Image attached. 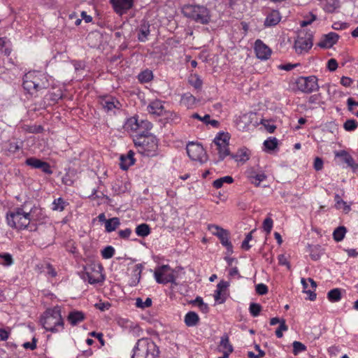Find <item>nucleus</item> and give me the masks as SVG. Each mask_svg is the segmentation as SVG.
I'll return each mask as SVG.
<instances>
[{"instance_id":"a878e982","label":"nucleus","mask_w":358,"mask_h":358,"mask_svg":"<svg viewBox=\"0 0 358 358\" xmlns=\"http://www.w3.org/2000/svg\"><path fill=\"white\" fill-rule=\"evenodd\" d=\"M120 224V221L118 217H113L106 220L105 228L106 231L108 233L115 231Z\"/></svg>"},{"instance_id":"5701e85b","label":"nucleus","mask_w":358,"mask_h":358,"mask_svg":"<svg viewBox=\"0 0 358 358\" xmlns=\"http://www.w3.org/2000/svg\"><path fill=\"white\" fill-rule=\"evenodd\" d=\"M103 108L107 113L113 111L115 108H119L120 105L117 100L114 99H103L100 102Z\"/></svg>"},{"instance_id":"f03ea898","label":"nucleus","mask_w":358,"mask_h":358,"mask_svg":"<svg viewBox=\"0 0 358 358\" xmlns=\"http://www.w3.org/2000/svg\"><path fill=\"white\" fill-rule=\"evenodd\" d=\"M28 215V205L24 204L9 211L6 222L9 227L17 230H24L30 224Z\"/></svg>"},{"instance_id":"9b49d317","label":"nucleus","mask_w":358,"mask_h":358,"mask_svg":"<svg viewBox=\"0 0 358 358\" xmlns=\"http://www.w3.org/2000/svg\"><path fill=\"white\" fill-rule=\"evenodd\" d=\"M28 215L30 222L43 223L46 219L45 212L40 206H33L30 208L28 206Z\"/></svg>"},{"instance_id":"864d4df0","label":"nucleus","mask_w":358,"mask_h":358,"mask_svg":"<svg viewBox=\"0 0 358 358\" xmlns=\"http://www.w3.org/2000/svg\"><path fill=\"white\" fill-rule=\"evenodd\" d=\"M252 152L251 150L245 147H243L240 148L236 155H232L231 157H248L249 155H251Z\"/></svg>"},{"instance_id":"052dcab7","label":"nucleus","mask_w":358,"mask_h":358,"mask_svg":"<svg viewBox=\"0 0 358 358\" xmlns=\"http://www.w3.org/2000/svg\"><path fill=\"white\" fill-rule=\"evenodd\" d=\"M327 68L330 71H334L338 68V63L335 59H330L327 62Z\"/></svg>"},{"instance_id":"5fc2aeb1","label":"nucleus","mask_w":358,"mask_h":358,"mask_svg":"<svg viewBox=\"0 0 358 358\" xmlns=\"http://www.w3.org/2000/svg\"><path fill=\"white\" fill-rule=\"evenodd\" d=\"M255 290L259 295H264L268 292V287L263 283H259L256 285Z\"/></svg>"},{"instance_id":"1a4fd4ad","label":"nucleus","mask_w":358,"mask_h":358,"mask_svg":"<svg viewBox=\"0 0 358 358\" xmlns=\"http://www.w3.org/2000/svg\"><path fill=\"white\" fill-rule=\"evenodd\" d=\"M154 275L156 281L159 284L175 282L173 271L169 265H162L158 267L155 271Z\"/></svg>"},{"instance_id":"bf43d9fd","label":"nucleus","mask_w":358,"mask_h":358,"mask_svg":"<svg viewBox=\"0 0 358 358\" xmlns=\"http://www.w3.org/2000/svg\"><path fill=\"white\" fill-rule=\"evenodd\" d=\"M36 343H37V339L35 337H34L32 338L31 342H26L22 345V346L25 349H30V350H33L36 349Z\"/></svg>"},{"instance_id":"4468645a","label":"nucleus","mask_w":358,"mask_h":358,"mask_svg":"<svg viewBox=\"0 0 358 358\" xmlns=\"http://www.w3.org/2000/svg\"><path fill=\"white\" fill-rule=\"evenodd\" d=\"M255 51L257 57L262 60L268 59L271 54V49L260 39L255 41Z\"/></svg>"},{"instance_id":"c756f323","label":"nucleus","mask_w":358,"mask_h":358,"mask_svg":"<svg viewBox=\"0 0 358 358\" xmlns=\"http://www.w3.org/2000/svg\"><path fill=\"white\" fill-rule=\"evenodd\" d=\"M69 205V203L66 201L64 199L59 197L57 199H55L52 202V209L56 211H63L66 206Z\"/></svg>"},{"instance_id":"cd10ccee","label":"nucleus","mask_w":358,"mask_h":358,"mask_svg":"<svg viewBox=\"0 0 358 358\" xmlns=\"http://www.w3.org/2000/svg\"><path fill=\"white\" fill-rule=\"evenodd\" d=\"M136 234L140 237L148 236L150 233L151 230L148 224L145 223L138 225L136 228Z\"/></svg>"},{"instance_id":"69168bd1","label":"nucleus","mask_w":358,"mask_h":358,"mask_svg":"<svg viewBox=\"0 0 358 358\" xmlns=\"http://www.w3.org/2000/svg\"><path fill=\"white\" fill-rule=\"evenodd\" d=\"M323 161L322 158H315L314 168L316 171H320L323 167Z\"/></svg>"},{"instance_id":"e2e57ef3","label":"nucleus","mask_w":358,"mask_h":358,"mask_svg":"<svg viewBox=\"0 0 358 358\" xmlns=\"http://www.w3.org/2000/svg\"><path fill=\"white\" fill-rule=\"evenodd\" d=\"M131 229H125L124 230H120L118 234L120 238H128L130 235L131 234Z\"/></svg>"},{"instance_id":"7ed1b4c3","label":"nucleus","mask_w":358,"mask_h":358,"mask_svg":"<svg viewBox=\"0 0 358 358\" xmlns=\"http://www.w3.org/2000/svg\"><path fill=\"white\" fill-rule=\"evenodd\" d=\"M159 353L157 346L151 339L141 338L134 348L131 358H157Z\"/></svg>"},{"instance_id":"aec40b11","label":"nucleus","mask_w":358,"mask_h":358,"mask_svg":"<svg viewBox=\"0 0 358 358\" xmlns=\"http://www.w3.org/2000/svg\"><path fill=\"white\" fill-rule=\"evenodd\" d=\"M85 319V314L80 310H73L71 311L67 316V321L72 326H76Z\"/></svg>"},{"instance_id":"09e8293b","label":"nucleus","mask_w":358,"mask_h":358,"mask_svg":"<svg viewBox=\"0 0 358 358\" xmlns=\"http://www.w3.org/2000/svg\"><path fill=\"white\" fill-rule=\"evenodd\" d=\"M317 17L313 13H310L309 15H307L304 17V20L300 22V25L302 27H306L310 24L313 21L316 20Z\"/></svg>"},{"instance_id":"a19ab883","label":"nucleus","mask_w":358,"mask_h":358,"mask_svg":"<svg viewBox=\"0 0 358 358\" xmlns=\"http://www.w3.org/2000/svg\"><path fill=\"white\" fill-rule=\"evenodd\" d=\"M120 162L119 164L120 168L127 171L131 166L134 165L136 162V158H120Z\"/></svg>"},{"instance_id":"c9c22d12","label":"nucleus","mask_w":358,"mask_h":358,"mask_svg":"<svg viewBox=\"0 0 358 358\" xmlns=\"http://www.w3.org/2000/svg\"><path fill=\"white\" fill-rule=\"evenodd\" d=\"M334 200L336 202L335 206L337 209H343L345 212L349 211L350 206L347 205V203L345 201H343V200L339 196V194H336L335 195Z\"/></svg>"},{"instance_id":"a211bd4d","label":"nucleus","mask_w":358,"mask_h":358,"mask_svg":"<svg viewBox=\"0 0 358 358\" xmlns=\"http://www.w3.org/2000/svg\"><path fill=\"white\" fill-rule=\"evenodd\" d=\"M186 150L188 157H201L205 154L202 145L194 142H189Z\"/></svg>"},{"instance_id":"680f3d73","label":"nucleus","mask_w":358,"mask_h":358,"mask_svg":"<svg viewBox=\"0 0 358 358\" xmlns=\"http://www.w3.org/2000/svg\"><path fill=\"white\" fill-rule=\"evenodd\" d=\"M278 263L280 265L287 266V268H290V264L285 255H280L278 257Z\"/></svg>"},{"instance_id":"6e6d98bb","label":"nucleus","mask_w":358,"mask_h":358,"mask_svg":"<svg viewBox=\"0 0 358 358\" xmlns=\"http://www.w3.org/2000/svg\"><path fill=\"white\" fill-rule=\"evenodd\" d=\"M66 250L70 253L74 254L76 252L77 248L75 243L73 241H69L65 244Z\"/></svg>"},{"instance_id":"8fccbe9b","label":"nucleus","mask_w":358,"mask_h":358,"mask_svg":"<svg viewBox=\"0 0 358 358\" xmlns=\"http://www.w3.org/2000/svg\"><path fill=\"white\" fill-rule=\"evenodd\" d=\"M195 97L190 94H185L182 96V102L187 106H192L195 103Z\"/></svg>"},{"instance_id":"58836bf2","label":"nucleus","mask_w":358,"mask_h":358,"mask_svg":"<svg viewBox=\"0 0 358 358\" xmlns=\"http://www.w3.org/2000/svg\"><path fill=\"white\" fill-rule=\"evenodd\" d=\"M339 6L340 2L338 0H327L324 8L326 12L333 13Z\"/></svg>"},{"instance_id":"e433bc0d","label":"nucleus","mask_w":358,"mask_h":358,"mask_svg":"<svg viewBox=\"0 0 358 358\" xmlns=\"http://www.w3.org/2000/svg\"><path fill=\"white\" fill-rule=\"evenodd\" d=\"M219 350H234L233 346L229 343V336L227 335H224L221 337L220 343L219 345Z\"/></svg>"},{"instance_id":"338daca9","label":"nucleus","mask_w":358,"mask_h":358,"mask_svg":"<svg viewBox=\"0 0 358 358\" xmlns=\"http://www.w3.org/2000/svg\"><path fill=\"white\" fill-rule=\"evenodd\" d=\"M229 284L228 282L222 280L217 284V290L222 292L225 290L229 287Z\"/></svg>"},{"instance_id":"603ef678","label":"nucleus","mask_w":358,"mask_h":358,"mask_svg":"<svg viewBox=\"0 0 358 358\" xmlns=\"http://www.w3.org/2000/svg\"><path fill=\"white\" fill-rule=\"evenodd\" d=\"M273 222L271 217H266L263 222V229L267 233L270 234L273 227Z\"/></svg>"},{"instance_id":"3c124183","label":"nucleus","mask_w":358,"mask_h":358,"mask_svg":"<svg viewBox=\"0 0 358 358\" xmlns=\"http://www.w3.org/2000/svg\"><path fill=\"white\" fill-rule=\"evenodd\" d=\"M254 231H250V233H248L246 236H245V238L244 239V241H243L242 243V245H241V248L244 250H250V248H251V245L249 244V242L252 240V232Z\"/></svg>"},{"instance_id":"20e7f679","label":"nucleus","mask_w":358,"mask_h":358,"mask_svg":"<svg viewBox=\"0 0 358 358\" xmlns=\"http://www.w3.org/2000/svg\"><path fill=\"white\" fill-rule=\"evenodd\" d=\"M183 15L197 23L207 24L210 21V10L203 6L185 5L182 9Z\"/></svg>"},{"instance_id":"de8ad7c7","label":"nucleus","mask_w":358,"mask_h":358,"mask_svg":"<svg viewBox=\"0 0 358 358\" xmlns=\"http://www.w3.org/2000/svg\"><path fill=\"white\" fill-rule=\"evenodd\" d=\"M115 254V249L112 246H107L101 251V255L104 259H110Z\"/></svg>"},{"instance_id":"f3484780","label":"nucleus","mask_w":358,"mask_h":358,"mask_svg":"<svg viewBox=\"0 0 358 358\" xmlns=\"http://www.w3.org/2000/svg\"><path fill=\"white\" fill-rule=\"evenodd\" d=\"M82 278L84 280L87 281L92 285L101 282L104 280V277L99 273V271H90L88 269H86Z\"/></svg>"},{"instance_id":"473e14b6","label":"nucleus","mask_w":358,"mask_h":358,"mask_svg":"<svg viewBox=\"0 0 358 358\" xmlns=\"http://www.w3.org/2000/svg\"><path fill=\"white\" fill-rule=\"evenodd\" d=\"M153 78L152 71L146 69L141 72L138 76V79L141 83H148Z\"/></svg>"},{"instance_id":"4c0bfd02","label":"nucleus","mask_w":358,"mask_h":358,"mask_svg":"<svg viewBox=\"0 0 358 358\" xmlns=\"http://www.w3.org/2000/svg\"><path fill=\"white\" fill-rule=\"evenodd\" d=\"M346 233V229L345 227H337L333 233L334 239L339 242L344 238L345 234Z\"/></svg>"},{"instance_id":"2eb2a0df","label":"nucleus","mask_w":358,"mask_h":358,"mask_svg":"<svg viewBox=\"0 0 358 358\" xmlns=\"http://www.w3.org/2000/svg\"><path fill=\"white\" fill-rule=\"evenodd\" d=\"M339 36L335 32H330L323 35L317 46L322 48H331L338 41Z\"/></svg>"},{"instance_id":"13d9d810","label":"nucleus","mask_w":358,"mask_h":358,"mask_svg":"<svg viewBox=\"0 0 358 358\" xmlns=\"http://www.w3.org/2000/svg\"><path fill=\"white\" fill-rule=\"evenodd\" d=\"M222 229L223 228H222V227H219L218 225H216V224H209L208 226V229L214 236H217Z\"/></svg>"},{"instance_id":"4d7b16f0","label":"nucleus","mask_w":358,"mask_h":358,"mask_svg":"<svg viewBox=\"0 0 358 358\" xmlns=\"http://www.w3.org/2000/svg\"><path fill=\"white\" fill-rule=\"evenodd\" d=\"M111 305L108 302H99L95 304V307L101 311H105L110 308Z\"/></svg>"},{"instance_id":"a18cd8bd","label":"nucleus","mask_w":358,"mask_h":358,"mask_svg":"<svg viewBox=\"0 0 358 358\" xmlns=\"http://www.w3.org/2000/svg\"><path fill=\"white\" fill-rule=\"evenodd\" d=\"M288 329V327L285 323V320L284 319H281V322L280 326L275 331V335L278 338H282L283 334V331H286Z\"/></svg>"},{"instance_id":"f8f14e48","label":"nucleus","mask_w":358,"mask_h":358,"mask_svg":"<svg viewBox=\"0 0 358 358\" xmlns=\"http://www.w3.org/2000/svg\"><path fill=\"white\" fill-rule=\"evenodd\" d=\"M25 164L34 169H41L43 173L52 174V171L50 164L45 162H43L38 158H27Z\"/></svg>"},{"instance_id":"9d476101","label":"nucleus","mask_w":358,"mask_h":358,"mask_svg":"<svg viewBox=\"0 0 358 358\" xmlns=\"http://www.w3.org/2000/svg\"><path fill=\"white\" fill-rule=\"evenodd\" d=\"M296 83L299 90L305 93H311L319 88L315 76L301 77Z\"/></svg>"},{"instance_id":"ea45409f","label":"nucleus","mask_w":358,"mask_h":358,"mask_svg":"<svg viewBox=\"0 0 358 358\" xmlns=\"http://www.w3.org/2000/svg\"><path fill=\"white\" fill-rule=\"evenodd\" d=\"M152 299L148 297L145 301L140 297L136 299L135 305L137 308L145 309L146 308H149L152 306Z\"/></svg>"},{"instance_id":"72a5a7b5","label":"nucleus","mask_w":358,"mask_h":358,"mask_svg":"<svg viewBox=\"0 0 358 358\" xmlns=\"http://www.w3.org/2000/svg\"><path fill=\"white\" fill-rule=\"evenodd\" d=\"M327 298L331 302L339 301L341 299V289L338 288H335L330 290L327 293Z\"/></svg>"},{"instance_id":"79ce46f5","label":"nucleus","mask_w":358,"mask_h":358,"mask_svg":"<svg viewBox=\"0 0 358 358\" xmlns=\"http://www.w3.org/2000/svg\"><path fill=\"white\" fill-rule=\"evenodd\" d=\"M278 145V140L275 138H269L266 140L264 143V145L265 149L267 150H273Z\"/></svg>"},{"instance_id":"dca6fc26","label":"nucleus","mask_w":358,"mask_h":358,"mask_svg":"<svg viewBox=\"0 0 358 358\" xmlns=\"http://www.w3.org/2000/svg\"><path fill=\"white\" fill-rule=\"evenodd\" d=\"M246 175L251 183L258 187L261 182L266 178L264 173H257L255 167H250L246 171Z\"/></svg>"},{"instance_id":"b1692460","label":"nucleus","mask_w":358,"mask_h":358,"mask_svg":"<svg viewBox=\"0 0 358 358\" xmlns=\"http://www.w3.org/2000/svg\"><path fill=\"white\" fill-rule=\"evenodd\" d=\"M220 240L221 243L226 247L228 251L232 252V244L229 240V233L227 230L222 229L216 236Z\"/></svg>"},{"instance_id":"49530a36","label":"nucleus","mask_w":358,"mask_h":358,"mask_svg":"<svg viewBox=\"0 0 358 358\" xmlns=\"http://www.w3.org/2000/svg\"><path fill=\"white\" fill-rule=\"evenodd\" d=\"M343 127L348 131H354L357 127V122L355 120H348L343 124Z\"/></svg>"},{"instance_id":"39448f33","label":"nucleus","mask_w":358,"mask_h":358,"mask_svg":"<svg viewBox=\"0 0 358 358\" xmlns=\"http://www.w3.org/2000/svg\"><path fill=\"white\" fill-rule=\"evenodd\" d=\"M23 87L29 94H34L48 87V80L44 75L36 74L35 72H29L23 78Z\"/></svg>"},{"instance_id":"774afa93","label":"nucleus","mask_w":358,"mask_h":358,"mask_svg":"<svg viewBox=\"0 0 358 358\" xmlns=\"http://www.w3.org/2000/svg\"><path fill=\"white\" fill-rule=\"evenodd\" d=\"M222 292L215 290L214 294L215 300L219 303H222L224 302L225 299L221 297Z\"/></svg>"},{"instance_id":"393cba45","label":"nucleus","mask_w":358,"mask_h":358,"mask_svg":"<svg viewBox=\"0 0 358 358\" xmlns=\"http://www.w3.org/2000/svg\"><path fill=\"white\" fill-rule=\"evenodd\" d=\"M185 323L187 327H194L199 322V317L195 312H188L184 319Z\"/></svg>"},{"instance_id":"423d86ee","label":"nucleus","mask_w":358,"mask_h":358,"mask_svg":"<svg viewBox=\"0 0 358 358\" xmlns=\"http://www.w3.org/2000/svg\"><path fill=\"white\" fill-rule=\"evenodd\" d=\"M134 145L141 147L143 150L139 151L141 154L143 152L154 151L157 147V139L152 134L148 131H138L133 138Z\"/></svg>"},{"instance_id":"f257e3e1","label":"nucleus","mask_w":358,"mask_h":358,"mask_svg":"<svg viewBox=\"0 0 358 358\" xmlns=\"http://www.w3.org/2000/svg\"><path fill=\"white\" fill-rule=\"evenodd\" d=\"M40 322L46 331L52 333H59L64 329V321L58 306L47 309L41 315Z\"/></svg>"},{"instance_id":"37998d69","label":"nucleus","mask_w":358,"mask_h":358,"mask_svg":"<svg viewBox=\"0 0 358 358\" xmlns=\"http://www.w3.org/2000/svg\"><path fill=\"white\" fill-rule=\"evenodd\" d=\"M292 345H293V353L294 355H296L299 352H304L306 350V345L299 341H294Z\"/></svg>"},{"instance_id":"7c9ffc66","label":"nucleus","mask_w":358,"mask_h":358,"mask_svg":"<svg viewBox=\"0 0 358 358\" xmlns=\"http://www.w3.org/2000/svg\"><path fill=\"white\" fill-rule=\"evenodd\" d=\"M14 263L13 258L10 253H0V264L3 266H10Z\"/></svg>"},{"instance_id":"4be33fe9","label":"nucleus","mask_w":358,"mask_h":358,"mask_svg":"<svg viewBox=\"0 0 358 358\" xmlns=\"http://www.w3.org/2000/svg\"><path fill=\"white\" fill-rule=\"evenodd\" d=\"M281 20V15L278 10H272L266 17L264 21L265 27H273L277 25Z\"/></svg>"},{"instance_id":"c85d7f7f","label":"nucleus","mask_w":358,"mask_h":358,"mask_svg":"<svg viewBox=\"0 0 358 358\" xmlns=\"http://www.w3.org/2000/svg\"><path fill=\"white\" fill-rule=\"evenodd\" d=\"M310 256L313 260H318L323 254V250L319 245L310 246Z\"/></svg>"},{"instance_id":"6e6552de","label":"nucleus","mask_w":358,"mask_h":358,"mask_svg":"<svg viewBox=\"0 0 358 358\" xmlns=\"http://www.w3.org/2000/svg\"><path fill=\"white\" fill-rule=\"evenodd\" d=\"M313 34L300 31L294 42V48L298 54L308 52L313 46Z\"/></svg>"},{"instance_id":"ddd939ff","label":"nucleus","mask_w":358,"mask_h":358,"mask_svg":"<svg viewBox=\"0 0 358 358\" xmlns=\"http://www.w3.org/2000/svg\"><path fill=\"white\" fill-rule=\"evenodd\" d=\"M114 10L119 15L127 13L128 10L131 8L134 0H110Z\"/></svg>"},{"instance_id":"c03bdc74","label":"nucleus","mask_w":358,"mask_h":358,"mask_svg":"<svg viewBox=\"0 0 358 358\" xmlns=\"http://www.w3.org/2000/svg\"><path fill=\"white\" fill-rule=\"evenodd\" d=\"M249 310L252 316L257 317L259 315L262 310V306L259 303H251L250 305Z\"/></svg>"},{"instance_id":"bb28decb","label":"nucleus","mask_w":358,"mask_h":358,"mask_svg":"<svg viewBox=\"0 0 358 358\" xmlns=\"http://www.w3.org/2000/svg\"><path fill=\"white\" fill-rule=\"evenodd\" d=\"M162 116L163 117L164 123L176 124L178 123L180 120V118L177 114L171 111L164 110V115Z\"/></svg>"},{"instance_id":"0e129e2a","label":"nucleus","mask_w":358,"mask_h":358,"mask_svg":"<svg viewBox=\"0 0 358 358\" xmlns=\"http://www.w3.org/2000/svg\"><path fill=\"white\" fill-rule=\"evenodd\" d=\"M20 148V145L17 143H10L8 148V150L10 154H15Z\"/></svg>"},{"instance_id":"2f4dec72","label":"nucleus","mask_w":358,"mask_h":358,"mask_svg":"<svg viewBox=\"0 0 358 358\" xmlns=\"http://www.w3.org/2000/svg\"><path fill=\"white\" fill-rule=\"evenodd\" d=\"M234 182V179L231 176H227L220 178L213 181V185L215 188L219 189L223 186L224 183L231 184Z\"/></svg>"},{"instance_id":"f704fd0d","label":"nucleus","mask_w":358,"mask_h":358,"mask_svg":"<svg viewBox=\"0 0 358 358\" xmlns=\"http://www.w3.org/2000/svg\"><path fill=\"white\" fill-rule=\"evenodd\" d=\"M149 27L150 26L145 24L141 26L138 35V38L140 41L144 42L147 40L148 36L150 34Z\"/></svg>"},{"instance_id":"6ab92c4d","label":"nucleus","mask_w":358,"mask_h":358,"mask_svg":"<svg viewBox=\"0 0 358 358\" xmlns=\"http://www.w3.org/2000/svg\"><path fill=\"white\" fill-rule=\"evenodd\" d=\"M128 124L131 126V129L138 131H148L150 130L152 127V124L148 120H142L140 123L138 122L137 120L135 118H131L129 120Z\"/></svg>"},{"instance_id":"0eeeda50","label":"nucleus","mask_w":358,"mask_h":358,"mask_svg":"<svg viewBox=\"0 0 358 358\" xmlns=\"http://www.w3.org/2000/svg\"><path fill=\"white\" fill-rule=\"evenodd\" d=\"M229 135L228 133H219L215 138L211 147L213 149L217 150L220 157H227L229 155Z\"/></svg>"},{"instance_id":"412c9836","label":"nucleus","mask_w":358,"mask_h":358,"mask_svg":"<svg viewBox=\"0 0 358 358\" xmlns=\"http://www.w3.org/2000/svg\"><path fill=\"white\" fill-rule=\"evenodd\" d=\"M148 110L150 113L157 115L158 116L164 115V108L162 101L156 99L152 101L148 106Z\"/></svg>"}]
</instances>
